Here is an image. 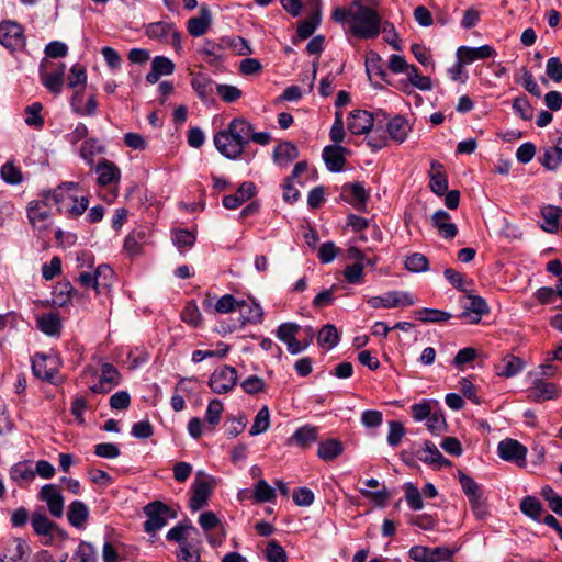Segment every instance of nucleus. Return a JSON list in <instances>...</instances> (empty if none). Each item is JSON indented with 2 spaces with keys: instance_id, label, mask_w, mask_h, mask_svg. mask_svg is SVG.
I'll list each match as a JSON object with an SVG mask.
<instances>
[{
  "instance_id": "ddd939ff",
  "label": "nucleus",
  "mask_w": 562,
  "mask_h": 562,
  "mask_svg": "<svg viewBox=\"0 0 562 562\" xmlns=\"http://www.w3.org/2000/svg\"><path fill=\"white\" fill-rule=\"evenodd\" d=\"M468 301L459 318L469 324H477L482 319V316L488 313L487 303L483 297L473 295L468 296Z\"/></svg>"
},
{
  "instance_id": "aec40b11",
  "label": "nucleus",
  "mask_w": 562,
  "mask_h": 562,
  "mask_svg": "<svg viewBox=\"0 0 562 562\" xmlns=\"http://www.w3.org/2000/svg\"><path fill=\"white\" fill-rule=\"evenodd\" d=\"M175 71V64L165 56H156L151 61L150 71L146 75V81L150 85L158 82L161 76H169Z\"/></svg>"
},
{
  "instance_id": "c756f323",
  "label": "nucleus",
  "mask_w": 562,
  "mask_h": 562,
  "mask_svg": "<svg viewBox=\"0 0 562 562\" xmlns=\"http://www.w3.org/2000/svg\"><path fill=\"white\" fill-rule=\"evenodd\" d=\"M419 460L437 468L451 465V462L448 459H446L441 454L437 446L430 441L425 442L424 449L422 450V454L419 456Z\"/></svg>"
},
{
  "instance_id": "774afa93",
  "label": "nucleus",
  "mask_w": 562,
  "mask_h": 562,
  "mask_svg": "<svg viewBox=\"0 0 562 562\" xmlns=\"http://www.w3.org/2000/svg\"><path fill=\"white\" fill-rule=\"evenodd\" d=\"M87 81V74L83 66L76 64L70 68L68 75V86L76 88L79 85H85Z\"/></svg>"
},
{
  "instance_id": "9b49d317",
  "label": "nucleus",
  "mask_w": 562,
  "mask_h": 562,
  "mask_svg": "<svg viewBox=\"0 0 562 562\" xmlns=\"http://www.w3.org/2000/svg\"><path fill=\"white\" fill-rule=\"evenodd\" d=\"M58 359L43 353H36L32 359V371L34 375L44 381L53 382L57 373Z\"/></svg>"
},
{
  "instance_id": "e2e57ef3",
  "label": "nucleus",
  "mask_w": 562,
  "mask_h": 562,
  "mask_svg": "<svg viewBox=\"0 0 562 562\" xmlns=\"http://www.w3.org/2000/svg\"><path fill=\"white\" fill-rule=\"evenodd\" d=\"M405 498L413 510H419L424 506L422 493L413 483L405 484Z\"/></svg>"
},
{
  "instance_id": "de8ad7c7",
  "label": "nucleus",
  "mask_w": 562,
  "mask_h": 562,
  "mask_svg": "<svg viewBox=\"0 0 562 562\" xmlns=\"http://www.w3.org/2000/svg\"><path fill=\"white\" fill-rule=\"evenodd\" d=\"M405 268L414 273L426 272L429 269V261L425 255L413 252L406 257Z\"/></svg>"
},
{
  "instance_id": "bf43d9fd",
  "label": "nucleus",
  "mask_w": 562,
  "mask_h": 562,
  "mask_svg": "<svg viewBox=\"0 0 562 562\" xmlns=\"http://www.w3.org/2000/svg\"><path fill=\"white\" fill-rule=\"evenodd\" d=\"M30 551V547L27 542L21 538H15L13 541V546L7 548L5 553L8 557L14 561L20 562L24 555H26Z\"/></svg>"
},
{
  "instance_id": "c03bdc74",
  "label": "nucleus",
  "mask_w": 562,
  "mask_h": 562,
  "mask_svg": "<svg viewBox=\"0 0 562 562\" xmlns=\"http://www.w3.org/2000/svg\"><path fill=\"white\" fill-rule=\"evenodd\" d=\"M459 483L462 487L463 493L467 495L468 501H472L482 496L479 484L469 475L461 470L458 471Z\"/></svg>"
},
{
  "instance_id": "f704fd0d",
  "label": "nucleus",
  "mask_w": 562,
  "mask_h": 562,
  "mask_svg": "<svg viewBox=\"0 0 562 562\" xmlns=\"http://www.w3.org/2000/svg\"><path fill=\"white\" fill-rule=\"evenodd\" d=\"M199 536V531L192 525L179 524L171 528L167 533V540L176 541L181 546L183 542H188L191 539Z\"/></svg>"
},
{
  "instance_id": "6e6d98bb",
  "label": "nucleus",
  "mask_w": 562,
  "mask_h": 562,
  "mask_svg": "<svg viewBox=\"0 0 562 562\" xmlns=\"http://www.w3.org/2000/svg\"><path fill=\"white\" fill-rule=\"evenodd\" d=\"M195 234L182 228L172 231V243L178 249L191 248L195 243Z\"/></svg>"
},
{
  "instance_id": "a19ab883",
  "label": "nucleus",
  "mask_w": 562,
  "mask_h": 562,
  "mask_svg": "<svg viewBox=\"0 0 562 562\" xmlns=\"http://www.w3.org/2000/svg\"><path fill=\"white\" fill-rule=\"evenodd\" d=\"M321 23V9L318 4L303 21L299 23L296 35H312Z\"/></svg>"
},
{
  "instance_id": "0eeeda50",
  "label": "nucleus",
  "mask_w": 562,
  "mask_h": 562,
  "mask_svg": "<svg viewBox=\"0 0 562 562\" xmlns=\"http://www.w3.org/2000/svg\"><path fill=\"white\" fill-rule=\"evenodd\" d=\"M498 457L519 467L526 464L527 448L516 439L506 438L497 445Z\"/></svg>"
},
{
  "instance_id": "f8f14e48",
  "label": "nucleus",
  "mask_w": 562,
  "mask_h": 562,
  "mask_svg": "<svg viewBox=\"0 0 562 562\" xmlns=\"http://www.w3.org/2000/svg\"><path fill=\"white\" fill-rule=\"evenodd\" d=\"M560 390L559 387L551 383L547 382L544 379L536 375L532 380V384L529 389V397L535 402H543L549 400H554L559 397Z\"/></svg>"
},
{
  "instance_id": "680f3d73",
  "label": "nucleus",
  "mask_w": 562,
  "mask_h": 562,
  "mask_svg": "<svg viewBox=\"0 0 562 562\" xmlns=\"http://www.w3.org/2000/svg\"><path fill=\"white\" fill-rule=\"evenodd\" d=\"M42 109H43V106L38 102L32 103L31 105H29L25 109V114H26L25 123L29 126H33V127H36V128H40V127L43 126L44 120L41 116Z\"/></svg>"
},
{
  "instance_id": "a211bd4d",
  "label": "nucleus",
  "mask_w": 562,
  "mask_h": 562,
  "mask_svg": "<svg viewBox=\"0 0 562 562\" xmlns=\"http://www.w3.org/2000/svg\"><path fill=\"white\" fill-rule=\"evenodd\" d=\"M256 192V187L252 182L245 181L243 182L236 193L225 195L222 200V204L227 210H236L244 202L250 200Z\"/></svg>"
},
{
  "instance_id": "dca6fc26",
  "label": "nucleus",
  "mask_w": 562,
  "mask_h": 562,
  "mask_svg": "<svg viewBox=\"0 0 562 562\" xmlns=\"http://www.w3.org/2000/svg\"><path fill=\"white\" fill-rule=\"evenodd\" d=\"M341 199L356 209H361L369 199V192L361 182L346 183L341 189Z\"/></svg>"
},
{
  "instance_id": "7ed1b4c3",
  "label": "nucleus",
  "mask_w": 562,
  "mask_h": 562,
  "mask_svg": "<svg viewBox=\"0 0 562 562\" xmlns=\"http://www.w3.org/2000/svg\"><path fill=\"white\" fill-rule=\"evenodd\" d=\"M75 187V182H66L50 192L47 198H52L59 211H63L64 207H67L68 203H71V206L66 209V212L71 216H79L88 209L89 200L86 196H81L78 200L72 195L69 191Z\"/></svg>"
},
{
  "instance_id": "37998d69",
  "label": "nucleus",
  "mask_w": 562,
  "mask_h": 562,
  "mask_svg": "<svg viewBox=\"0 0 562 562\" xmlns=\"http://www.w3.org/2000/svg\"><path fill=\"white\" fill-rule=\"evenodd\" d=\"M103 153V146L97 138H87L80 147V157L88 164L92 165L95 155Z\"/></svg>"
},
{
  "instance_id": "052dcab7",
  "label": "nucleus",
  "mask_w": 562,
  "mask_h": 562,
  "mask_svg": "<svg viewBox=\"0 0 562 562\" xmlns=\"http://www.w3.org/2000/svg\"><path fill=\"white\" fill-rule=\"evenodd\" d=\"M313 340V334L311 329H307V337L304 340H299L295 337H286L283 342L286 345V349L292 355H297L306 349Z\"/></svg>"
},
{
  "instance_id": "f3484780",
  "label": "nucleus",
  "mask_w": 562,
  "mask_h": 562,
  "mask_svg": "<svg viewBox=\"0 0 562 562\" xmlns=\"http://www.w3.org/2000/svg\"><path fill=\"white\" fill-rule=\"evenodd\" d=\"M346 153H348V150L340 145L325 146L322 153V157L327 169L331 172L341 171L346 164Z\"/></svg>"
},
{
  "instance_id": "c85d7f7f",
  "label": "nucleus",
  "mask_w": 562,
  "mask_h": 562,
  "mask_svg": "<svg viewBox=\"0 0 562 562\" xmlns=\"http://www.w3.org/2000/svg\"><path fill=\"white\" fill-rule=\"evenodd\" d=\"M442 169L443 167L440 162H431L429 171L430 188L437 195H443L448 190V180Z\"/></svg>"
},
{
  "instance_id": "b1692460",
  "label": "nucleus",
  "mask_w": 562,
  "mask_h": 562,
  "mask_svg": "<svg viewBox=\"0 0 562 562\" xmlns=\"http://www.w3.org/2000/svg\"><path fill=\"white\" fill-rule=\"evenodd\" d=\"M450 214L443 210L434 213L431 217L432 225L438 229V233L445 239H452L458 233L457 225L449 222Z\"/></svg>"
},
{
  "instance_id": "20e7f679",
  "label": "nucleus",
  "mask_w": 562,
  "mask_h": 562,
  "mask_svg": "<svg viewBox=\"0 0 562 562\" xmlns=\"http://www.w3.org/2000/svg\"><path fill=\"white\" fill-rule=\"evenodd\" d=\"M50 193L45 195V200H34L27 205V217L32 226L42 232L50 227L52 224V212L48 201L52 198H47Z\"/></svg>"
},
{
  "instance_id": "2eb2a0df",
  "label": "nucleus",
  "mask_w": 562,
  "mask_h": 562,
  "mask_svg": "<svg viewBox=\"0 0 562 562\" xmlns=\"http://www.w3.org/2000/svg\"><path fill=\"white\" fill-rule=\"evenodd\" d=\"M347 126L350 133L362 135L373 127V116L364 110H355L347 117Z\"/></svg>"
},
{
  "instance_id": "13d9d810",
  "label": "nucleus",
  "mask_w": 562,
  "mask_h": 562,
  "mask_svg": "<svg viewBox=\"0 0 562 562\" xmlns=\"http://www.w3.org/2000/svg\"><path fill=\"white\" fill-rule=\"evenodd\" d=\"M147 35H180L175 24L168 21L151 23L147 29Z\"/></svg>"
},
{
  "instance_id": "39448f33",
  "label": "nucleus",
  "mask_w": 562,
  "mask_h": 562,
  "mask_svg": "<svg viewBox=\"0 0 562 562\" xmlns=\"http://www.w3.org/2000/svg\"><path fill=\"white\" fill-rule=\"evenodd\" d=\"M367 303L372 308H395L414 305L416 300L408 292L389 291L383 295L369 297Z\"/></svg>"
},
{
  "instance_id": "f03ea898",
  "label": "nucleus",
  "mask_w": 562,
  "mask_h": 562,
  "mask_svg": "<svg viewBox=\"0 0 562 562\" xmlns=\"http://www.w3.org/2000/svg\"><path fill=\"white\" fill-rule=\"evenodd\" d=\"M248 132L249 122L241 117H235L225 130L214 135V145L224 157L235 160L241 156L248 145Z\"/></svg>"
},
{
  "instance_id": "412c9836",
  "label": "nucleus",
  "mask_w": 562,
  "mask_h": 562,
  "mask_svg": "<svg viewBox=\"0 0 562 562\" xmlns=\"http://www.w3.org/2000/svg\"><path fill=\"white\" fill-rule=\"evenodd\" d=\"M95 172L98 175V183L103 187L119 183L121 178V171L116 165L104 158L98 162Z\"/></svg>"
},
{
  "instance_id": "2f4dec72",
  "label": "nucleus",
  "mask_w": 562,
  "mask_h": 562,
  "mask_svg": "<svg viewBox=\"0 0 562 562\" xmlns=\"http://www.w3.org/2000/svg\"><path fill=\"white\" fill-rule=\"evenodd\" d=\"M243 325L247 323H257L261 319L262 310L259 304L254 301H240L237 304Z\"/></svg>"
},
{
  "instance_id": "6ab92c4d",
  "label": "nucleus",
  "mask_w": 562,
  "mask_h": 562,
  "mask_svg": "<svg viewBox=\"0 0 562 562\" xmlns=\"http://www.w3.org/2000/svg\"><path fill=\"white\" fill-rule=\"evenodd\" d=\"M43 63L40 66V79L42 85L52 93L59 94L64 86L65 65L60 64L54 71H46L43 68Z\"/></svg>"
},
{
  "instance_id": "58836bf2",
  "label": "nucleus",
  "mask_w": 562,
  "mask_h": 562,
  "mask_svg": "<svg viewBox=\"0 0 562 562\" xmlns=\"http://www.w3.org/2000/svg\"><path fill=\"white\" fill-rule=\"evenodd\" d=\"M212 79L205 74H196L191 79V87L201 100H206L212 93Z\"/></svg>"
},
{
  "instance_id": "4468645a",
  "label": "nucleus",
  "mask_w": 562,
  "mask_h": 562,
  "mask_svg": "<svg viewBox=\"0 0 562 562\" xmlns=\"http://www.w3.org/2000/svg\"><path fill=\"white\" fill-rule=\"evenodd\" d=\"M495 55L496 50L486 44L479 47L460 46L456 53L457 59L465 63L467 65L494 57Z\"/></svg>"
},
{
  "instance_id": "4be33fe9",
  "label": "nucleus",
  "mask_w": 562,
  "mask_h": 562,
  "mask_svg": "<svg viewBox=\"0 0 562 562\" xmlns=\"http://www.w3.org/2000/svg\"><path fill=\"white\" fill-rule=\"evenodd\" d=\"M211 491V485L205 480L196 479L193 482L192 496L190 498V507L193 512L200 510L207 504Z\"/></svg>"
},
{
  "instance_id": "5701e85b",
  "label": "nucleus",
  "mask_w": 562,
  "mask_h": 562,
  "mask_svg": "<svg viewBox=\"0 0 562 562\" xmlns=\"http://www.w3.org/2000/svg\"><path fill=\"white\" fill-rule=\"evenodd\" d=\"M524 368L525 362L520 358L514 355H506L495 366V371L498 376L512 378L521 372Z\"/></svg>"
},
{
  "instance_id": "a878e982",
  "label": "nucleus",
  "mask_w": 562,
  "mask_h": 562,
  "mask_svg": "<svg viewBox=\"0 0 562 562\" xmlns=\"http://www.w3.org/2000/svg\"><path fill=\"white\" fill-rule=\"evenodd\" d=\"M89 517V508L81 501H72L68 506L67 519L68 522L77 528L81 529L85 527Z\"/></svg>"
},
{
  "instance_id": "49530a36",
  "label": "nucleus",
  "mask_w": 562,
  "mask_h": 562,
  "mask_svg": "<svg viewBox=\"0 0 562 562\" xmlns=\"http://www.w3.org/2000/svg\"><path fill=\"white\" fill-rule=\"evenodd\" d=\"M520 510L529 518L539 521L543 507L541 503L533 496H526L520 502Z\"/></svg>"
},
{
  "instance_id": "8fccbe9b",
  "label": "nucleus",
  "mask_w": 562,
  "mask_h": 562,
  "mask_svg": "<svg viewBox=\"0 0 562 562\" xmlns=\"http://www.w3.org/2000/svg\"><path fill=\"white\" fill-rule=\"evenodd\" d=\"M34 477L35 472L25 462H18L10 469V479L18 484L32 481Z\"/></svg>"
},
{
  "instance_id": "0e129e2a",
  "label": "nucleus",
  "mask_w": 562,
  "mask_h": 562,
  "mask_svg": "<svg viewBox=\"0 0 562 562\" xmlns=\"http://www.w3.org/2000/svg\"><path fill=\"white\" fill-rule=\"evenodd\" d=\"M405 435V428L401 422H389L387 443L395 448L397 447Z\"/></svg>"
},
{
  "instance_id": "6e6552de",
  "label": "nucleus",
  "mask_w": 562,
  "mask_h": 562,
  "mask_svg": "<svg viewBox=\"0 0 562 562\" xmlns=\"http://www.w3.org/2000/svg\"><path fill=\"white\" fill-rule=\"evenodd\" d=\"M37 498L46 503L53 517L60 518L64 514V497L60 488L55 484H45L41 487Z\"/></svg>"
},
{
  "instance_id": "1a4fd4ad",
  "label": "nucleus",
  "mask_w": 562,
  "mask_h": 562,
  "mask_svg": "<svg viewBox=\"0 0 562 562\" xmlns=\"http://www.w3.org/2000/svg\"><path fill=\"white\" fill-rule=\"evenodd\" d=\"M144 512L147 516V520L144 522L146 532H156L166 526L169 508L165 504L160 502L150 503L145 506Z\"/></svg>"
},
{
  "instance_id": "79ce46f5",
  "label": "nucleus",
  "mask_w": 562,
  "mask_h": 562,
  "mask_svg": "<svg viewBox=\"0 0 562 562\" xmlns=\"http://www.w3.org/2000/svg\"><path fill=\"white\" fill-rule=\"evenodd\" d=\"M415 317L424 323H440L450 319L451 315L448 312L436 308H420L414 312Z\"/></svg>"
},
{
  "instance_id": "ea45409f",
  "label": "nucleus",
  "mask_w": 562,
  "mask_h": 562,
  "mask_svg": "<svg viewBox=\"0 0 562 562\" xmlns=\"http://www.w3.org/2000/svg\"><path fill=\"white\" fill-rule=\"evenodd\" d=\"M317 342L321 347L327 349H333L334 347H336L339 342V335L337 328L331 324L323 326L322 329L318 331Z\"/></svg>"
},
{
  "instance_id": "864d4df0",
  "label": "nucleus",
  "mask_w": 562,
  "mask_h": 562,
  "mask_svg": "<svg viewBox=\"0 0 562 562\" xmlns=\"http://www.w3.org/2000/svg\"><path fill=\"white\" fill-rule=\"evenodd\" d=\"M405 75L407 76L409 83L415 88L422 91H430L432 89L430 78L427 76H422L414 65L409 67Z\"/></svg>"
},
{
  "instance_id": "cd10ccee",
  "label": "nucleus",
  "mask_w": 562,
  "mask_h": 562,
  "mask_svg": "<svg viewBox=\"0 0 562 562\" xmlns=\"http://www.w3.org/2000/svg\"><path fill=\"white\" fill-rule=\"evenodd\" d=\"M31 525L34 532L41 537L52 538L54 530L57 529V525L40 510H36L32 514Z\"/></svg>"
},
{
  "instance_id": "72a5a7b5",
  "label": "nucleus",
  "mask_w": 562,
  "mask_h": 562,
  "mask_svg": "<svg viewBox=\"0 0 562 562\" xmlns=\"http://www.w3.org/2000/svg\"><path fill=\"white\" fill-rule=\"evenodd\" d=\"M543 223L541 228L548 233H555L559 228V221L562 216V209L554 205H546L541 209Z\"/></svg>"
},
{
  "instance_id": "4c0bfd02",
  "label": "nucleus",
  "mask_w": 562,
  "mask_h": 562,
  "mask_svg": "<svg viewBox=\"0 0 562 562\" xmlns=\"http://www.w3.org/2000/svg\"><path fill=\"white\" fill-rule=\"evenodd\" d=\"M539 164L547 170L557 171L562 166V154L554 147L548 146L542 149L541 155L538 157Z\"/></svg>"
},
{
  "instance_id": "f257e3e1",
  "label": "nucleus",
  "mask_w": 562,
  "mask_h": 562,
  "mask_svg": "<svg viewBox=\"0 0 562 562\" xmlns=\"http://www.w3.org/2000/svg\"><path fill=\"white\" fill-rule=\"evenodd\" d=\"M331 19L338 23H348L353 35H385L395 33L394 25L382 21L379 13L370 7L353 0L348 8H336Z\"/></svg>"
},
{
  "instance_id": "3c124183",
  "label": "nucleus",
  "mask_w": 562,
  "mask_h": 562,
  "mask_svg": "<svg viewBox=\"0 0 562 562\" xmlns=\"http://www.w3.org/2000/svg\"><path fill=\"white\" fill-rule=\"evenodd\" d=\"M223 413V404L220 400L214 398L209 402L205 420L210 429H214L221 422Z\"/></svg>"
},
{
  "instance_id": "09e8293b",
  "label": "nucleus",
  "mask_w": 562,
  "mask_h": 562,
  "mask_svg": "<svg viewBox=\"0 0 562 562\" xmlns=\"http://www.w3.org/2000/svg\"><path fill=\"white\" fill-rule=\"evenodd\" d=\"M95 280L98 282V294H102L108 290L113 281L114 272L108 265H100L94 271Z\"/></svg>"
},
{
  "instance_id": "7c9ffc66",
  "label": "nucleus",
  "mask_w": 562,
  "mask_h": 562,
  "mask_svg": "<svg viewBox=\"0 0 562 562\" xmlns=\"http://www.w3.org/2000/svg\"><path fill=\"white\" fill-rule=\"evenodd\" d=\"M212 22L210 10L203 5L199 16L191 18L188 21V31L190 35H204Z\"/></svg>"
},
{
  "instance_id": "338daca9",
  "label": "nucleus",
  "mask_w": 562,
  "mask_h": 562,
  "mask_svg": "<svg viewBox=\"0 0 562 562\" xmlns=\"http://www.w3.org/2000/svg\"><path fill=\"white\" fill-rule=\"evenodd\" d=\"M345 135L346 133L344 128L342 113L336 112L335 121L329 132V137L333 140L334 145H339L344 140Z\"/></svg>"
},
{
  "instance_id": "5fc2aeb1",
  "label": "nucleus",
  "mask_w": 562,
  "mask_h": 562,
  "mask_svg": "<svg viewBox=\"0 0 562 562\" xmlns=\"http://www.w3.org/2000/svg\"><path fill=\"white\" fill-rule=\"evenodd\" d=\"M270 425V414L267 406L259 409L257 413L252 426L249 430L250 436H258L268 430Z\"/></svg>"
},
{
  "instance_id": "393cba45",
  "label": "nucleus",
  "mask_w": 562,
  "mask_h": 562,
  "mask_svg": "<svg viewBox=\"0 0 562 562\" xmlns=\"http://www.w3.org/2000/svg\"><path fill=\"white\" fill-rule=\"evenodd\" d=\"M37 328L47 336L58 337L61 331V319L57 313H45L36 318Z\"/></svg>"
},
{
  "instance_id": "69168bd1",
  "label": "nucleus",
  "mask_w": 562,
  "mask_h": 562,
  "mask_svg": "<svg viewBox=\"0 0 562 562\" xmlns=\"http://www.w3.org/2000/svg\"><path fill=\"white\" fill-rule=\"evenodd\" d=\"M216 92L220 98L227 103L235 102L241 97V91L237 87L231 85H217Z\"/></svg>"
},
{
  "instance_id": "e433bc0d",
  "label": "nucleus",
  "mask_w": 562,
  "mask_h": 562,
  "mask_svg": "<svg viewBox=\"0 0 562 562\" xmlns=\"http://www.w3.org/2000/svg\"><path fill=\"white\" fill-rule=\"evenodd\" d=\"M344 451L342 445L337 439H327L318 445L317 456L323 461H331Z\"/></svg>"
},
{
  "instance_id": "603ef678",
  "label": "nucleus",
  "mask_w": 562,
  "mask_h": 562,
  "mask_svg": "<svg viewBox=\"0 0 562 562\" xmlns=\"http://www.w3.org/2000/svg\"><path fill=\"white\" fill-rule=\"evenodd\" d=\"M71 562H97L94 547L89 542L81 541L71 558Z\"/></svg>"
},
{
  "instance_id": "9d476101",
  "label": "nucleus",
  "mask_w": 562,
  "mask_h": 562,
  "mask_svg": "<svg viewBox=\"0 0 562 562\" xmlns=\"http://www.w3.org/2000/svg\"><path fill=\"white\" fill-rule=\"evenodd\" d=\"M121 382V374L111 363H103L101 374L97 383L89 386L90 391L98 394H108Z\"/></svg>"
},
{
  "instance_id": "423d86ee",
  "label": "nucleus",
  "mask_w": 562,
  "mask_h": 562,
  "mask_svg": "<svg viewBox=\"0 0 562 562\" xmlns=\"http://www.w3.org/2000/svg\"><path fill=\"white\" fill-rule=\"evenodd\" d=\"M237 383V371L229 366L216 369L209 379V386L216 394L231 392Z\"/></svg>"
},
{
  "instance_id": "c9c22d12",
  "label": "nucleus",
  "mask_w": 562,
  "mask_h": 562,
  "mask_svg": "<svg viewBox=\"0 0 562 562\" xmlns=\"http://www.w3.org/2000/svg\"><path fill=\"white\" fill-rule=\"evenodd\" d=\"M200 539L199 536L191 539L188 542H183L179 546V551L177 553L178 562H199L200 561V550H199Z\"/></svg>"
},
{
  "instance_id": "a18cd8bd",
  "label": "nucleus",
  "mask_w": 562,
  "mask_h": 562,
  "mask_svg": "<svg viewBox=\"0 0 562 562\" xmlns=\"http://www.w3.org/2000/svg\"><path fill=\"white\" fill-rule=\"evenodd\" d=\"M1 179L11 186L20 184L23 181V173L12 161H8L0 168Z\"/></svg>"
},
{
  "instance_id": "4d7b16f0",
  "label": "nucleus",
  "mask_w": 562,
  "mask_h": 562,
  "mask_svg": "<svg viewBox=\"0 0 562 562\" xmlns=\"http://www.w3.org/2000/svg\"><path fill=\"white\" fill-rule=\"evenodd\" d=\"M181 319L190 326L196 327L202 322V314L195 302L187 303L181 312Z\"/></svg>"
},
{
  "instance_id": "bb28decb",
  "label": "nucleus",
  "mask_w": 562,
  "mask_h": 562,
  "mask_svg": "<svg viewBox=\"0 0 562 562\" xmlns=\"http://www.w3.org/2000/svg\"><path fill=\"white\" fill-rule=\"evenodd\" d=\"M318 437V428L311 425H305L296 429V431L288 439V445H296L301 448H306L315 442Z\"/></svg>"
},
{
  "instance_id": "473e14b6",
  "label": "nucleus",
  "mask_w": 562,
  "mask_h": 562,
  "mask_svg": "<svg viewBox=\"0 0 562 562\" xmlns=\"http://www.w3.org/2000/svg\"><path fill=\"white\" fill-rule=\"evenodd\" d=\"M409 131L411 125L404 116L397 115L387 123L389 135L393 140L397 143H403L406 139Z\"/></svg>"
}]
</instances>
